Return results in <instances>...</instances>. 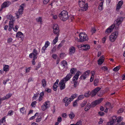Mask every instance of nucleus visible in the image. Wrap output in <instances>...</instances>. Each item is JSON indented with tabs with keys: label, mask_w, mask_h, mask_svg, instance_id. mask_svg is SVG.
<instances>
[{
	"label": "nucleus",
	"mask_w": 125,
	"mask_h": 125,
	"mask_svg": "<svg viewBox=\"0 0 125 125\" xmlns=\"http://www.w3.org/2000/svg\"><path fill=\"white\" fill-rule=\"evenodd\" d=\"M45 91L47 92L48 93H50L51 92V90L48 88L45 89Z\"/></svg>",
	"instance_id": "nucleus-55"
},
{
	"label": "nucleus",
	"mask_w": 125,
	"mask_h": 125,
	"mask_svg": "<svg viewBox=\"0 0 125 125\" xmlns=\"http://www.w3.org/2000/svg\"><path fill=\"white\" fill-rule=\"evenodd\" d=\"M61 65L63 66L64 68L67 65V62L65 61H63L62 62H61Z\"/></svg>",
	"instance_id": "nucleus-29"
},
{
	"label": "nucleus",
	"mask_w": 125,
	"mask_h": 125,
	"mask_svg": "<svg viewBox=\"0 0 125 125\" xmlns=\"http://www.w3.org/2000/svg\"><path fill=\"white\" fill-rule=\"evenodd\" d=\"M25 110V108L24 107H22V108L20 109V112L23 113H24V111Z\"/></svg>",
	"instance_id": "nucleus-59"
},
{
	"label": "nucleus",
	"mask_w": 125,
	"mask_h": 125,
	"mask_svg": "<svg viewBox=\"0 0 125 125\" xmlns=\"http://www.w3.org/2000/svg\"><path fill=\"white\" fill-rule=\"evenodd\" d=\"M90 95L91 96V92H89L86 94V97H88Z\"/></svg>",
	"instance_id": "nucleus-63"
},
{
	"label": "nucleus",
	"mask_w": 125,
	"mask_h": 125,
	"mask_svg": "<svg viewBox=\"0 0 125 125\" xmlns=\"http://www.w3.org/2000/svg\"><path fill=\"white\" fill-rule=\"evenodd\" d=\"M79 4L80 7L83 8L80 10V11H86V7L85 6V3L84 1L83 0H79Z\"/></svg>",
	"instance_id": "nucleus-4"
},
{
	"label": "nucleus",
	"mask_w": 125,
	"mask_h": 125,
	"mask_svg": "<svg viewBox=\"0 0 125 125\" xmlns=\"http://www.w3.org/2000/svg\"><path fill=\"white\" fill-rule=\"evenodd\" d=\"M71 98L68 99L67 97H65L63 100V102L65 103V105L66 106H67L68 104L70 103L72 101Z\"/></svg>",
	"instance_id": "nucleus-11"
},
{
	"label": "nucleus",
	"mask_w": 125,
	"mask_h": 125,
	"mask_svg": "<svg viewBox=\"0 0 125 125\" xmlns=\"http://www.w3.org/2000/svg\"><path fill=\"white\" fill-rule=\"evenodd\" d=\"M11 96V94H7L6 96H5V98L6 99H8Z\"/></svg>",
	"instance_id": "nucleus-52"
},
{
	"label": "nucleus",
	"mask_w": 125,
	"mask_h": 125,
	"mask_svg": "<svg viewBox=\"0 0 125 125\" xmlns=\"http://www.w3.org/2000/svg\"><path fill=\"white\" fill-rule=\"evenodd\" d=\"M101 89V88L97 87L94 89L91 92V96L93 97L95 96Z\"/></svg>",
	"instance_id": "nucleus-9"
},
{
	"label": "nucleus",
	"mask_w": 125,
	"mask_h": 125,
	"mask_svg": "<svg viewBox=\"0 0 125 125\" xmlns=\"http://www.w3.org/2000/svg\"><path fill=\"white\" fill-rule=\"evenodd\" d=\"M18 27L17 25H16L15 27V28H13V29L15 31H17L18 29Z\"/></svg>",
	"instance_id": "nucleus-54"
},
{
	"label": "nucleus",
	"mask_w": 125,
	"mask_h": 125,
	"mask_svg": "<svg viewBox=\"0 0 125 125\" xmlns=\"http://www.w3.org/2000/svg\"><path fill=\"white\" fill-rule=\"evenodd\" d=\"M81 73L80 71H78L77 72L75 75L73 77V80L72 82H74L76 81L79 77L80 75L81 74Z\"/></svg>",
	"instance_id": "nucleus-13"
},
{
	"label": "nucleus",
	"mask_w": 125,
	"mask_h": 125,
	"mask_svg": "<svg viewBox=\"0 0 125 125\" xmlns=\"http://www.w3.org/2000/svg\"><path fill=\"white\" fill-rule=\"evenodd\" d=\"M52 57L54 59H55L57 57V55L56 54H53L52 55Z\"/></svg>",
	"instance_id": "nucleus-57"
},
{
	"label": "nucleus",
	"mask_w": 125,
	"mask_h": 125,
	"mask_svg": "<svg viewBox=\"0 0 125 125\" xmlns=\"http://www.w3.org/2000/svg\"><path fill=\"white\" fill-rule=\"evenodd\" d=\"M123 3V2L121 0L119 1L118 4L117 5L116 7V10L118 11L120 9L121 6Z\"/></svg>",
	"instance_id": "nucleus-15"
},
{
	"label": "nucleus",
	"mask_w": 125,
	"mask_h": 125,
	"mask_svg": "<svg viewBox=\"0 0 125 125\" xmlns=\"http://www.w3.org/2000/svg\"><path fill=\"white\" fill-rule=\"evenodd\" d=\"M104 61V59L102 58L99 59L98 61V64L99 65H101L102 64Z\"/></svg>",
	"instance_id": "nucleus-25"
},
{
	"label": "nucleus",
	"mask_w": 125,
	"mask_h": 125,
	"mask_svg": "<svg viewBox=\"0 0 125 125\" xmlns=\"http://www.w3.org/2000/svg\"><path fill=\"white\" fill-rule=\"evenodd\" d=\"M23 34L21 32L19 31L17 33L16 36V37L21 38V37L22 36H23Z\"/></svg>",
	"instance_id": "nucleus-18"
},
{
	"label": "nucleus",
	"mask_w": 125,
	"mask_h": 125,
	"mask_svg": "<svg viewBox=\"0 0 125 125\" xmlns=\"http://www.w3.org/2000/svg\"><path fill=\"white\" fill-rule=\"evenodd\" d=\"M115 124V123L111 121L108 123V125H113Z\"/></svg>",
	"instance_id": "nucleus-51"
},
{
	"label": "nucleus",
	"mask_w": 125,
	"mask_h": 125,
	"mask_svg": "<svg viewBox=\"0 0 125 125\" xmlns=\"http://www.w3.org/2000/svg\"><path fill=\"white\" fill-rule=\"evenodd\" d=\"M75 125H81L82 122L81 120H79L77 122Z\"/></svg>",
	"instance_id": "nucleus-49"
},
{
	"label": "nucleus",
	"mask_w": 125,
	"mask_h": 125,
	"mask_svg": "<svg viewBox=\"0 0 125 125\" xmlns=\"http://www.w3.org/2000/svg\"><path fill=\"white\" fill-rule=\"evenodd\" d=\"M39 95V93H37L36 94H34L33 96V99L36 100V99L37 97H38Z\"/></svg>",
	"instance_id": "nucleus-32"
},
{
	"label": "nucleus",
	"mask_w": 125,
	"mask_h": 125,
	"mask_svg": "<svg viewBox=\"0 0 125 125\" xmlns=\"http://www.w3.org/2000/svg\"><path fill=\"white\" fill-rule=\"evenodd\" d=\"M115 27V24H113L106 30L105 33L106 34H109L113 30Z\"/></svg>",
	"instance_id": "nucleus-7"
},
{
	"label": "nucleus",
	"mask_w": 125,
	"mask_h": 125,
	"mask_svg": "<svg viewBox=\"0 0 125 125\" xmlns=\"http://www.w3.org/2000/svg\"><path fill=\"white\" fill-rule=\"evenodd\" d=\"M120 68L119 66H117L114 68L113 70V71L115 72H117L120 69Z\"/></svg>",
	"instance_id": "nucleus-36"
},
{
	"label": "nucleus",
	"mask_w": 125,
	"mask_h": 125,
	"mask_svg": "<svg viewBox=\"0 0 125 125\" xmlns=\"http://www.w3.org/2000/svg\"><path fill=\"white\" fill-rule=\"evenodd\" d=\"M57 121L59 123L61 122L62 121V118L60 116L57 119Z\"/></svg>",
	"instance_id": "nucleus-61"
},
{
	"label": "nucleus",
	"mask_w": 125,
	"mask_h": 125,
	"mask_svg": "<svg viewBox=\"0 0 125 125\" xmlns=\"http://www.w3.org/2000/svg\"><path fill=\"white\" fill-rule=\"evenodd\" d=\"M78 100H76L73 103V106L74 107H76L78 105L77 102L78 101Z\"/></svg>",
	"instance_id": "nucleus-37"
},
{
	"label": "nucleus",
	"mask_w": 125,
	"mask_h": 125,
	"mask_svg": "<svg viewBox=\"0 0 125 125\" xmlns=\"http://www.w3.org/2000/svg\"><path fill=\"white\" fill-rule=\"evenodd\" d=\"M14 24L13 21H10L9 22V27H10L13 28V26Z\"/></svg>",
	"instance_id": "nucleus-40"
},
{
	"label": "nucleus",
	"mask_w": 125,
	"mask_h": 125,
	"mask_svg": "<svg viewBox=\"0 0 125 125\" xmlns=\"http://www.w3.org/2000/svg\"><path fill=\"white\" fill-rule=\"evenodd\" d=\"M12 16L11 15H7L6 16V17L7 19H9L11 20L12 19Z\"/></svg>",
	"instance_id": "nucleus-47"
},
{
	"label": "nucleus",
	"mask_w": 125,
	"mask_h": 125,
	"mask_svg": "<svg viewBox=\"0 0 125 125\" xmlns=\"http://www.w3.org/2000/svg\"><path fill=\"white\" fill-rule=\"evenodd\" d=\"M42 86L44 87L46 85V80L44 79L42 81Z\"/></svg>",
	"instance_id": "nucleus-24"
},
{
	"label": "nucleus",
	"mask_w": 125,
	"mask_h": 125,
	"mask_svg": "<svg viewBox=\"0 0 125 125\" xmlns=\"http://www.w3.org/2000/svg\"><path fill=\"white\" fill-rule=\"evenodd\" d=\"M72 83H74L73 86L74 87H76L78 84V82L76 81L72 82Z\"/></svg>",
	"instance_id": "nucleus-35"
},
{
	"label": "nucleus",
	"mask_w": 125,
	"mask_h": 125,
	"mask_svg": "<svg viewBox=\"0 0 125 125\" xmlns=\"http://www.w3.org/2000/svg\"><path fill=\"white\" fill-rule=\"evenodd\" d=\"M103 100V99L101 98L98 100L95 101L92 103V107H94L100 103Z\"/></svg>",
	"instance_id": "nucleus-10"
},
{
	"label": "nucleus",
	"mask_w": 125,
	"mask_h": 125,
	"mask_svg": "<svg viewBox=\"0 0 125 125\" xmlns=\"http://www.w3.org/2000/svg\"><path fill=\"white\" fill-rule=\"evenodd\" d=\"M96 31V30L94 27H93L91 28V32L92 33V34L93 33H94Z\"/></svg>",
	"instance_id": "nucleus-34"
},
{
	"label": "nucleus",
	"mask_w": 125,
	"mask_h": 125,
	"mask_svg": "<svg viewBox=\"0 0 125 125\" xmlns=\"http://www.w3.org/2000/svg\"><path fill=\"white\" fill-rule=\"evenodd\" d=\"M76 72H77V69L76 68H72L70 70V72L72 75V74H74Z\"/></svg>",
	"instance_id": "nucleus-21"
},
{
	"label": "nucleus",
	"mask_w": 125,
	"mask_h": 125,
	"mask_svg": "<svg viewBox=\"0 0 125 125\" xmlns=\"http://www.w3.org/2000/svg\"><path fill=\"white\" fill-rule=\"evenodd\" d=\"M72 75L70 73L67 74L66 77L61 80L59 83V84L60 86V89L61 90L64 89L65 88V83L66 82L70 79Z\"/></svg>",
	"instance_id": "nucleus-1"
},
{
	"label": "nucleus",
	"mask_w": 125,
	"mask_h": 125,
	"mask_svg": "<svg viewBox=\"0 0 125 125\" xmlns=\"http://www.w3.org/2000/svg\"><path fill=\"white\" fill-rule=\"evenodd\" d=\"M5 117H4L0 120V121H1V123H2L3 122H5Z\"/></svg>",
	"instance_id": "nucleus-62"
},
{
	"label": "nucleus",
	"mask_w": 125,
	"mask_h": 125,
	"mask_svg": "<svg viewBox=\"0 0 125 125\" xmlns=\"http://www.w3.org/2000/svg\"><path fill=\"white\" fill-rule=\"evenodd\" d=\"M50 43L49 42L47 41L46 42L44 46L46 48L49 45Z\"/></svg>",
	"instance_id": "nucleus-50"
},
{
	"label": "nucleus",
	"mask_w": 125,
	"mask_h": 125,
	"mask_svg": "<svg viewBox=\"0 0 125 125\" xmlns=\"http://www.w3.org/2000/svg\"><path fill=\"white\" fill-rule=\"evenodd\" d=\"M99 79H95L94 81V84L95 86H97L99 83Z\"/></svg>",
	"instance_id": "nucleus-27"
},
{
	"label": "nucleus",
	"mask_w": 125,
	"mask_h": 125,
	"mask_svg": "<svg viewBox=\"0 0 125 125\" xmlns=\"http://www.w3.org/2000/svg\"><path fill=\"white\" fill-rule=\"evenodd\" d=\"M69 116L70 118L71 119H72L74 117L75 115L73 112H71L70 114L69 115Z\"/></svg>",
	"instance_id": "nucleus-23"
},
{
	"label": "nucleus",
	"mask_w": 125,
	"mask_h": 125,
	"mask_svg": "<svg viewBox=\"0 0 125 125\" xmlns=\"http://www.w3.org/2000/svg\"><path fill=\"white\" fill-rule=\"evenodd\" d=\"M53 29L54 33L56 35L59 34V30L58 25L57 24H54L53 26Z\"/></svg>",
	"instance_id": "nucleus-8"
},
{
	"label": "nucleus",
	"mask_w": 125,
	"mask_h": 125,
	"mask_svg": "<svg viewBox=\"0 0 125 125\" xmlns=\"http://www.w3.org/2000/svg\"><path fill=\"white\" fill-rule=\"evenodd\" d=\"M91 106H92V104H87L86 105V111L90 109Z\"/></svg>",
	"instance_id": "nucleus-43"
},
{
	"label": "nucleus",
	"mask_w": 125,
	"mask_h": 125,
	"mask_svg": "<svg viewBox=\"0 0 125 125\" xmlns=\"http://www.w3.org/2000/svg\"><path fill=\"white\" fill-rule=\"evenodd\" d=\"M36 21L37 22H40V23L41 24H42V18L41 17H39L38 18H36Z\"/></svg>",
	"instance_id": "nucleus-33"
},
{
	"label": "nucleus",
	"mask_w": 125,
	"mask_h": 125,
	"mask_svg": "<svg viewBox=\"0 0 125 125\" xmlns=\"http://www.w3.org/2000/svg\"><path fill=\"white\" fill-rule=\"evenodd\" d=\"M80 38L79 42H83L86 41V35L85 32H81L79 35Z\"/></svg>",
	"instance_id": "nucleus-5"
},
{
	"label": "nucleus",
	"mask_w": 125,
	"mask_h": 125,
	"mask_svg": "<svg viewBox=\"0 0 125 125\" xmlns=\"http://www.w3.org/2000/svg\"><path fill=\"white\" fill-rule=\"evenodd\" d=\"M56 50V47L55 46H54L53 47L52 49L51 50V53H53V52H55Z\"/></svg>",
	"instance_id": "nucleus-46"
},
{
	"label": "nucleus",
	"mask_w": 125,
	"mask_h": 125,
	"mask_svg": "<svg viewBox=\"0 0 125 125\" xmlns=\"http://www.w3.org/2000/svg\"><path fill=\"white\" fill-rule=\"evenodd\" d=\"M11 4V2L7 1L4 2L1 5L2 8L8 7Z\"/></svg>",
	"instance_id": "nucleus-14"
},
{
	"label": "nucleus",
	"mask_w": 125,
	"mask_h": 125,
	"mask_svg": "<svg viewBox=\"0 0 125 125\" xmlns=\"http://www.w3.org/2000/svg\"><path fill=\"white\" fill-rule=\"evenodd\" d=\"M117 119H116L117 121L116 122L117 123L116 124H118L123 119V118L120 116H119L117 118Z\"/></svg>",
	"instance_id": "nucleus-26"
},
{
	"label": "nucleus",
	"mask_w": 125,
	"mask_h": 125,
	"mask_svg": "<svg viewBox=\"0 0 125 125\" xmlns=\"http://www.w3.org/2000/svg\"><path fill=\"white\" fill-rule=\"evenodd\" d=\"M91 106H92V104H87L86 105V111L90 109Z\"/></svg>",
	"instance_id": "nucleus-44"
},
{
	"label": "nucleus",
	"mask_w": 125,
	"mask_h": 125,
	"mask_svg": "<svg viewBox=\"0 0 125 125\" xmlns=\"http://www.w3.org/2000/svg\"><path fill=\"white\" fill-rule=\"evenodd\" d=\"M57 85L54 84L53 86V89L54 91H56L57 89Z\"/></svg>",
	"instance_id": "nucleus-38"
},
{
	"label": "nucleus",
	"mask_w": 125,
	"mask_h": 125,
	"mask_svg": "<svg viewBox=\"0 0 125 125\" xmlns=\"http://www.w3.org/2000/svg\"><path fill=\"white\" fill-rule=\"evenodd\" d=\"M105 107L106 108L110 110H111L113 107V105H111V104L109 102L106 103L105 105Z\"/></svg>",
	"instance_id": "nucleus-16"
},
{
	"label": "nucleus",
	"mask_w": 125,
	"mask_h": 125,
	"mask_svg": "<svg viewBox=\"0 0 125 125\" xmlns=\"http://www.w3.org/2000/svg\"><path fill=\"white\" fill-rule=\"evenodd\" d=\"M77 94H73L72 95L71 97H72L71 100L72 101L76 97H77Z\"/></svg>",
	"instance_id": "nucleus-39"
},
{
	"label": "nucleus",
	"mask_w": 125,
	"mask_h": 125,
	"mask_svg": "<svg viewBox=\"0 0 125 125\" xmlns=\"http://www.w3.org/2000/svg\"><path fill=\"white\" fill-rule=\"evenodd\" d=\"M103 1L101 2L99 4L98 7V9L100 10H101L103 9Z\"/></svg>",
	"instance_id": "nucleus-20"
},
{
	"label": "nucleus",
	"mask_w": 125,
	"mask_h": 125,
	"mask_svg": "<svg viewBox=\"0 0 125 125\" xmlns=\"http://www.w3.org/2000/svg\"><path fill=\"white\" fill-rule=\"evenodd\" d=\"M59 16L60 19L63 21H65L69 18L68 12L65 10L62 11L59 14Z\"/></svg>",
	"instance_id": "nucleus-2"
},
{
	"label": "nucleus",
	"mask_w": 125,
	"mask_h": 125,
	"mask_svg": "<svg viewBox=\"0 0 125 125\" xmlns=\"http://www.w3.org/2000/svg\"><path fill=\"white\" fill-rule=\"evenodd\" d=\"M46 48L44 46H43L42 49V53H44L45 52V50L46 49Z\"/></svg>",
	"instance_id": "nucleus-60"
},
{
	"label": "nucleus",
	"mask_w": 125,
	"mask_h": 125,
	"mask_svg": "<svg viewBox=\"0 0 125 125\" xmlns=\"http://www.w3.org/2000/svg\"><path fill=\"white\" fill-rule=\"evenodd\" d=\"M124 109L123 108H121L118 111V112L119 113H121L123 111Z\"/></svg>",
	"instance_id": "nucleus-56"
},
{
	"label": "nucleus",
	"mask_w": 125,
	"mask_h": 125,
	"mask_svg": "<svg viewBox=\"0 0 125 125\" xmlns=\"http://www.w3.org/2000/svg\"><path fill=\"white\" fill-rule=\"evenodd\" d=\"M78 46L79 47H80V48L82 47V49H83V50H86V48H85V47H86V44L84 45L82 44L81 45Z\"/></svg>",
	"instance_id": "nucleus-31"
},
{
	"label": "nucleus",
	"mask_w": 125,
	"mask_h": 125,
	"mask_svg": "<svg viewBox=\"0 0 125 125\" xmlns=\"http://www.w3.org/2000/svg\"><path fill=\"white\" fill-rule=\"evenodd\" d=\"M13 112L12 110H10L8 112L7 115H11L13 114Z\"/></svg>",
	"instance_id": "nucleus-41"
},
{
	"label": "nucleus",
	"mask_w": 125,
	"mask_h": 125,
	"mask_svg": "<svg viewBox=\"0 0 125 125\" xmlns=\"http://www.w3.org/2000/svg\"><path fill=\"white\" fill-rule=\"evenodd\" d=\"M85 74H84V75L83 74L81 75L80 77V78L81 79H85L86 78V77H85V74H86V71L85 72Z\"/></svg>",
	"instance_id": "nucleus-45"
},
{
	"label": "nucleus",
	"mask_w": 125,
	"mask_h": 125,
	"mask_svg": "<svg viewBox=\"0 0 125 125\" xmlns=\"http://www.w3.org/2000/svg\"><path fill=\"white\" fill-rule=\"evenodd\" d=\"M24 3L22 4L20 6V8L19 9L18 11L17 12L19 14H21L23 13V8L22 5H24Z\"/></svg>",
	"instance_id": "nucleus-17"
},
{
	"label": "nucleus",
	"mask_w": 125,
	"mask_h": 125,
	"mask_svg": "<svg viewBox=\"0 0 125 125\" xmlns=\"http://www.w3.org/2000/svg\"><path fill=\"white\" fill-rule=\"evenodd\" d=\"M118 35V32L117 31L112 33L109 37L110 41L111 42H114L117 38Z\"/></svg>",
	"instance_id": "nucleus-3"
},
{
	"label": "nucleus",
	"mask_w": 125,
	"mask_h": 125,
	"mask_svg": "<svg viewBox=\"0 0 125 125\" xmlns=\"http://www.w3.org/2000/svg\"><path fill=\"white\" fill-rule=\"evenodd\" d=\"M3 71L5 72H7L9 70V66L8 65H3Z\"/></svg>",
	"instance_id": "nucleus-19"
},
{
	"label": "nucleus",
	"mask_w": 125,
	"mask_h": 125,
	"mask_svg": "<svg viewBox=\"0 0 125 125\" xmlns=\"http://www.w3.org/2000/svg\"><path fill=\"white\" fill-rule=\"evenodd\" d=\"M38 51L35 49L33 50V52L29 55V57L30 58H33V60L36 59L37 58V56L38 54Z\"/></svg>",
	"instance_id": "nucleus-6"
},
{
	"label": "nucleus",
	"mask_w": 125,
	"mask_h": 125,
	"mask_svg": "<svg viewBox=\"0 0 125 125\" xmlns=\"http://www.w3.org/2000/svg\"><path fill=\"white\" fill-rule=\"evenodd\" d=\"M98 114L101 116H103L104 114V113L102 111L99 112H98Z\"/></svg>",
	"instance_id": "nucleus-53"
},
{
	"label": "nucleus",
	"mask_w": 125,
	"mask_h": 125,
	"mask_svg": "<svg viewBox=\"0 0 125 125\" xmlns=\"http://www.w3.org/2000/svg\"><path fill=\"white\" fill-rule=\"evenodd\" d=\"M59 36V34H57L56 35V37H55V39H54L52 43L53 44H55L56 42H57L58 39V37Z\"/></svg>",
	"instance_id": "nucleus-28"
},
{
	"label": "nucleus",
	"mask_w": 125,
	"mask_h": 125,
	"mask_svg": "<svg viewBox=\"0 0 125 125\" xmlns=\"http://www.w3.org/2000/svg\"><path fill=\"white\" fill-rule=\"evenodd\" d=\"M70 53L71 54L72 53H74L75 52V48L73 47H72L70 49Z\"/></svg>",
	"instance_id": "nucleus-22"
},
{
	"label": "nucleus",
	"mask_w": 125,
	"mask_h": 125,
	"mask_svg": "<svg viewBox=\"0 0 125 125\" xmlns=\"http://www.w3.org/2000/svg\"><path fill=\"white\" fill-rule=\"evenodd\" d=\"M117 119V118L116 116H114L112 117V120L111 121L115 123L116 122V120Z\"/></svg>",
	"instance_id": "nucleus-30"
},
{
	"label": "nucleus",
	"mask_w": 125,
	"mask_h": 125,
	"mask_svg": "<svg viewBox=\"0 0 125 125\" xmlns=\"http://www.w3.org/2000/svg\"><path fill=\"white\" fill-rule=\"evenodd\" d=\"M124 20V18L122 17H118L116 21V24L119 26L121 24Z\"/></svg>",
	"instance_id": "nucleus-12"
},
{
	"label": "nucleus",
	"mask_w": 125,
	"mask_h": 125,
	"mask_svg": "<svg viewBox=\"0 0 125 125\" xmlns=\"http://www.w3.org/2000/svg\"><path fill=\"white\" fill-rule=\"evenodd\" d=\"M107 67L105 66H103L102 67V70L104 71L107 70Z\"/></svg>",
	"instance_id": "nucleus-58"
},
{
	"label": "nucleus",
	"mask_w": 125,
	"mask_h": 125,
	"mask_svg": "<svg viewBox=\"0 0 125 125\" xmlns=\"http://www.w3.org/2000/svg\"><path fill=\"white\" fill-rule=\"evenodd\" d=\"M42 110L43 111H44L46 109H47L46 106H45L44 105L42 106Z\"/></svg>",
	"instance_id": "nucleus-64"
},
{
	"label": "nucleus",
	"mask_w": 125,
	"mask_h": 125,
	"mask_svg": "<svg viewBox=\"0 0 125 125\" xmlns=\"http://www.w3.org/2000/svg\"><path fill=\"white\" fill-rule=\"evenodd\" d=\"M84 97V96L83 95H79L78 97L77 100H78V101L82 99Z\"/></svg>",
	"instance_id": "nucleus-42"
},
{
	"label": "nucleus",
	"mask_w": 125,
	"mask_h": 125,
	"mask_svg": "<svg viewBox=\"0 0 125 125\" xmlns=\"http://www.w3.org/2000/svg\"><path fill=\"white\" fill-rule=\"evenodd\" d=\"M36 103L37 102L36 101L32 102L31 104V105L32 106V107H35V105H36Z\"/></svg>",
	"instance_id": "nucleus-48"
}]
</instances>
